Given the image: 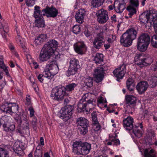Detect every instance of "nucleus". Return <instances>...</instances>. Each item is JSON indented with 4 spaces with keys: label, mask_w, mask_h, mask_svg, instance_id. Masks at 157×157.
Returning a JSON list of instances; mask_svg holds the SVG:
<instances>
[{
    "label": "nucleus",
    "mask_w": 157,
    "mask_h": 157,
    "mask_svg": "<svg viewBox=\"0 0 157 157\" xmlns=\"http://www.w3.org/2000/svg\"><path fill=\"white\" fill-rule=\"evenodd\" d=\"M58 42L55 40H51L44 46L39 55L40 61H45L50 59L54 52L55 48L58 46Z\"/></svg>",
    "instance_id": "f257e3e1"
},
{
    "label": "nucleus",
    "mask_w": 157,
    "mask_h": 157,
    "mask_svg": "<svg viewBox=\"0 0 157 157\" xmlns=\"http://www.w3.org/2000/svg\"><path fill=\"white\" fill-rule=\"evenodd\" d=\"M137 34V31L134 28L128 29L120 37L121 44L125 47H129L132 44L133 40L136 39Z\"/></svg>",
    "instance_id": "f03ea898"
},
{
    "label": "nucleus",
    "mask_w": 157,
    "mask_h": 157,
    "mask_svg": "<svg viewBox=\"0 0 157 157\" xmlns=\"http://www.w3.org/2000/svg\"><path fill=\"white\" fill-rule=\"evenodd\" d=\"M91 147V144L87 142H82L81 141H76L73 144V152L77 155H85L88 154Z\"/></svg>",
    "instance_id": "7ed1b4c3"
},
{
    "label": "nucleus",
    "mask_w": 157,
    "mask_h": 157,
    "mask_svg": "<svg viewBox=\"0 0 157 157\" xmlns=\"http://www.w3.org/2000/svg\"><path fill=\"white\" fill-rule=\"evenodd\" d=\"M88 94H84L82 99L79 101L78 105L77 110L79 112H88L94 108L95 101L93 99H88Z\"/></svg>",
    "instance_id": "20e7f679"
},
{
    "label": "nucleus",
    "mask_w": 157,
    "mask_h": 157,
    "mask_svg": "<svg viewBox=\"0 0 157 157\" xmlns=\"http://www.w3.org/2000/svg\"><path fill=\"white\" fill-rule=\"evenodd\" d=\"M49 60V64L46 65L43 73L45 74L46 78L51 79L57 73L59 69L55 59Z\"/></svg>",
    "instance_id": "39448f33"
},
{
    "label": "nucleus",
    "mask_w": 157,
    "mask_h": 157,
    "mask_svg": "<svg viewBox=\"0 0 157 157\" xmlns=\"http://www.w3.org/2000/svg\"><path fill=\"white\" fill-rule=\"evenodd\" d=\"M150 39L149 35L147 33H143L138 38L137 44L138 49L140 51H145L149 44Z\"/></svg>",
    "instance_id": "423d86ee"
},
{
    "label": "nucleus",
    "mask_w": 157,
    "mask_h": 157,
    "mask_svg": "<svg viewBox=\"0 0 157 157\" xmlns=\"http://www.w3.org/2000/svg\"><path fill=\"white\" fill-rule=\"evenodd\" d=\"M67 95L65 90L64 87H55L52 89L51 97L52 99L59 101H62L64 98V96Z\"/></svg>",
    "instance_id": "0eeeda50"
},
{
    "label": "nucleus",
    "mask_w": 157,
    "mask_h": 157,
    "mask_svg": "<svg viewBox=\"0 0 157 157\" xmlns=\"http://www.w3.org/2000/svg\"><path fill=\"white\" fill-rule=\"evenodd\" d=\"M74 106L67 105L62 108L60 111L59 117L65 122H68L72 115Z\"/></svg>",
    "instance_id": "6e6552de"
},
{
    "label": "nucleus",
    "mask_w": 157,
    "mask_h": 157,
    "mask_svg": "<svg viewBox=\"0 0 157 157\" xmlns=\"http://www.w3.org/2000/svg\"><path fill=\"white\" fill-rule=\"evenodd\" d=\"M15 120L20 129L29 130V122L26 114H22L21 115H17L15 117Z\"/></svg>",
    "instance_id": "1a4fd4ad"
},
{
    "label": "nucleus",
    "mask_w": 157,
    "mask_h": 157,
    "mask_svg": "<svg viewBox=\"0 0 157 157\" xmlns=\"http://www.w3.org/2000/svg\"><path fill=\"white\" fill-rule=\"evenodd\" d=\"M107 69V66L106 65H103L98 67L94 70V77L96 82L99 83L102 81L105 74V71Z\"/></svg>",
    "instance_id": "9d476101"
},
{
    "label": "nucleus",
    "mask_w": 157,
    "mask_h": 157,
    "mask_svg": "<svg viewBox=\"0 0 157 157\" xmlns=\"http://www.w3.org/2000/svg\"><path fill=\"white\" fill-rule=\"evenodd\" d=\"M105 42L103 33H98L97 36L94 39L93 42L94 47L96 49H99L103 46Z\"/></svg>",
    "instance_id": "9b49d317"
},
{
    "label": "nucleus",
    "mask_w": 157,
    "mask_h": 157,
    "mask_svg": "<svg viewBox=\"0 0 157 157\" xmlns=\"http://www.w3.org/2000/svg\"><path fill=\"white\" fill-rule=\"evenodd\" d=\"M73 46L75 51L78 54L82 55L87 50V47L83 41H78L75 43Z\"/></svg>",
    "instance_id": "f8f14e48"
},
{
    "label": "nucleus",
    "mask_w": 157,
    "mask_h": 157,
    "mask_svg": "<svg viewBox=\"0 0 157 157\" xmlns=\"http://www.w3.org/2000/svg\"><path fill=\"white\" fill-rule=\"evenodd\" d=\"M97 15V21L100 23H105L109 19L108 12L104 9H101L98 10Z\"/></svg>",
    "instance_id": "ddd939ff"
},
{
    "label": "nucleus",
    "mask_w": 157,
    "mask_h": 157,
    "mask_svg": "<svg viewBox=\"0 0 157 157\" xmlns=\"http://www.w3.org/2000/svg\"><path fill=\"white\" fill-rule=\"evenodd\" d=\"M42 12L46 14L47 17L55 18L57 16L58 13V10L53 6L51 7L47 6L45 8L42 10Z\"/></svg>",
    "instance_id": "4468645a"
},
{
    "label": "nucleus",
    "mask_w": 157,
    "mask_h": 157,
    "mask_svg": "<svg viewBox=\"0 0 157 157\" xmlns=\"http://www.w3.org/2000/svg\"><path fill=\"white\" fill-rule=\"evenodd\" d=\"M126 67L125 65L122 64L113 71V75L117 80L122 79L124 76L126 72Z\"/></svg>",
    "instance_id": "2eb2a0df"
},
{
    "label": "nucleus",
    "mask_w": 157,
    "mask_h": 157,
    "mask_svg": "<svg viewBox=\"0 0 157 157\" xmlns=\"http://www.w3.org/2000/svg\"><path fill=\"white\" fill-rule=\"evenodd\" d=\"M139 5L138 0H130V5L127 8V10L129 12L128 15L129 17H131L134 13H136V10L135 7H137Z\"/></svg>",
    "instance_id": "dca6fc26"
},
{
    "label": "nucleus",
    "mask_w": 157,
    "mask_h": 157,
    "mask_svg": "<svg viewBox=\"0 0 157 157\" xmlns=\"http://www.w3.org/2000/svg\"><path fill=\"white\" fill-rule=\"evenodd\" d=\"M86 14V11L85 9H80L75 15V18L76 21L80 24L82 23L84 21Z\"/></svg>",
    "instance_id": "f3484780"
},
{
    "label": "nucleus",
    "mask_w": 157,
    "mask_h": 157,
    "mask_svg": "<svg viewBox=\"0 0 157 157\" xmlns=\"http://www.w3.org/2000/svg\"><path fill=\"white\" fill-rule=\"evenodd\" d=\"M133 119L132 117L129 116L124 119L123 124L124 127L127 130L130 131L133 128Z\"/></svg>",
    "instance_id": "a211bd4d"
},
{
    "label": "nucleus",
    "mask_w": 157,
    "mask_h": 157,
    "mask_svg": "<svg viewBox=\"0 0 157 157\" xmlns=\"http://www.w3.org/2000/svg\"><path fill=\"white\" fill-rule=\"evenodd\" d=\"M125 100L126 104L130 107L134 108L136 106L137 98L131 95H127L125 96Z\"/></svg>",
    "instance_id": "6ab92c4d"
},
{
    "label": "nucleus",
    "mask_w": 157,
    "mask_h": 157,
    "mask_svg": "<svg viewBox=\"0 0 157 157\" xmlns=\"http://www.w3.org/2000/svg\"><path fill=\"white\" fill-rule=\"evenodd\" d=\"M49 38V34H41L35 38L34 42L36 45H40L44 42L47 41Z\"/></svg>",
    "instance_id": "aec40b11"
},
{
    "label": "nucleus",
    "mask_w": 157,
    "mask_h": 157,
    "mask_svg": "<svg viewBox=\"0 0 157 157\" xmlns=\"http://www.w3.org/2000/svg\"><path fill=\"white\" fill-rule=\"evenodd\" d=\"M148 87V85L147 82L145 81H142L138 83L136 88L139 94H142L146 90Z\"/></svg>",
    "instance_id": "412c9836"
},
{
    "label": "nucleus",
    "mask_w": 157,
    "mask_h": 157,
    "mask_svg": "<svg viewBox=\"0 0 157 157\" xmlns=\"http://www.w3.org/2000/svg\"><path fill=\"white\" fill-rule=\"evenodd\" d=\"M76 124L79 127L89 126V122L88 120L83 117H80L76 120Z\"/></svg>",
    "instance_id": "4be33fe9"
},
{
    "label": "nucleus",
    "mask_w": 157,
    "mask_h": 157,
    "mask_svg": "<svg viewBox=\"0 0 157 157\" xmlns=\"http://www.w3.org/2000/svg\"><path fill=\"white\" fill-rule=\"evenodd\" d=\"M148 21H154V19L157 17V11L155 9H152L146 12Z\"/></svg>",
    "instance_id": "5701e85b"
},
{
    "label": "nucleus",
    "mask_w": 157,
    "mask_h": 157,
    "mask_svg": "<svg viewBox=\"0 0 157 157\" xmlns=\"http://www.w3.org/2000/svg\"><path fill=\"white\" fill-rule=\"evenodd\" d=\"M142 63V67L144 66H147L150 65L154 60L153 57L151 56H148L143 58Z\"/></svg>",
    "instance_id": "b1692460"
},
{
    "label": "nucleus",
    "mask_w": 157,
    "mask_h": 157,
    "mask_svg": "<svg viewBox=\"0 0 157 157\" xmlns=\"http://www.w3.org/2000/svg\"><path fill=\"white\" fill-rule=\"evenodd\" d=\"M148 86L153 88L157 85V77L153 76L148 79L147 81Z\"/></svg>",
    "instance_id": "393cba45"
},
{
    "label": "nucleus",
    "mask_w": 157,
    "mask_h": 157,
    "mask_svg": "<svg viewBox=\"0 0 157 157\" xmlns=\"http://www.w3.org/2000/svg\"><path fill=\"white\" fill-rule=\"evenodd\" d=\"M69 62L70 67H75L78 69L80 67L78 60L75 58L72 57L70 59Z\"/></svg>",
    "instance_id": "a878e982"
},
{
    "label": "nucleus",
    "mask_w": 157,
    "mask_h": 157,
    "mask_svg": "<svg viewBox=\"0 0 157 157\" xmlns=\"http://www.w3.org/2000/svg\"><path fill=\"white\" fill-rule=\"evenodd\" d=\"M42 16L37 17L35 20L36 26L38 28L43 27L45 26L44 21Z\"/></svg>",
    "instance_id": "bb28decb"
},
{
    "label": "nucleus",
    "mask_w": 157,
    "mask_h": 157,
    "mask_svg": "<svg viewBox=\"0 0 157 157\" xmlns=\"http://www.w3.org/2000/svg\"><path fill=\"white\" fill-rule=\"evenodd\" d=\"M20 144L15 143L13 146V149L15 152L18 155H21V153L23 151V147L20 145Z\"/></svg>",
    "instance_id": "cd10ccee"
},
{
    "label": "nucleus",
    "mask_w": 157,
    "mask_h": 157,
    "mask_svg": "<svg viewBox=\"0 0 157 157\" xmlns=\"http://www.w3.org/2000/svg\"><path fill=\"white\" fill-rule=\"evenodd\" d=\"M10 103H5L0 107V109L3 112L10 113Z\"/></svg>",
    "instance_id": "c85d7f7f"
},
{
    "label": "nucleus",
    "mask_w": 157,
    "mask_h": 157,
    "mask_svg": "<svg viewBox=\"0 0 157 157\" xmlns=\"http://www.w3.org/2000/svg\"><path fill=\"white\" fill-rule=\"evenodd\" d=\"M2 124L3 130L6 132L13 131L15 128V125L13 124Z\"/></svg>",
    "instance_id": "c756f323"
},
{
    "label": "nucleus",
    "mask_w": 157,
    "mask_h": 157,
    "mask_svg": "<svg viewBox=\"0 0 157 157\" xmlns=\"http://www.w3.org/2000/svg\"><path fill=\"white\" fill-rule=\"evenodd\" d=\"M145 157H156V152L153 149L149 150L146 149L144 152Z\"/></svg>",
    "instance_id": "7c9ffc66"
},
{
    "label": "nucleus",
    "mask_w": 157,
    "mask_h": 157,
    "mask_svg": "<svg viewBox=\"0 0 157 157\" xmlns=\"http://www.w3.org/2000/svg\"><path fill=\"white\" fill-rule=\"evenodd\" d=\"M143 58V56L140 54H136L134 57V60L136 63L142 67V63Z\"/></svg>",
    "instance_id": "2f4dec72"
},
{
    "label": "nucleus",
    "mask_w": 157,
    "mask_h": 157,
    "mask_svg": "<svg viewBox=\"0 0 157 157\" xmlns=\"http://www.w3.org/2000/svg\"><path fill=\"white\" fill-rule=\"evenodd\" d=\"M147 14V13L146 12H144L142 13L139 16V19L140 22L144 24L147 23L149 21Z\"/></svg>",
    "instance_id": "473e14b6"
},
{
    "label": "nucleus",
    "mask_w": 157,
    "mask_h": 157,
    "mask_svg": "<svg viewBox=\"0 0 157 157\" xmlns=\"http://www.w3.org/2000/svg\"><path fill=\"white\" fill-rule=\"evenodd\" d=\"M132 129L133 133L136 136L139 138L142 136L143 135L142 130L139 129L138 126L135 125Z\"/></svg>",
    "instance_id": "72a5a7b5"
},
{
    "label": "nucleus",
    "mask_w": 157,
    "mask_h": 157,
    "mask_svg": "<svg viewBox=\"0 0 157 157\" xmlns=\"http://www.w3.org/2000/svg\"><path fill=\"white\" fill-rule=\"evenodd\" d=\"M40 7L39 6H36L35 7L34 11V17L35 18L37 17H40L41 16L45 15V13H42V12L40 10Z\"/></svg>",
    "instance_id": "f704fd0d"
},
{
    "label": "nucleus",
    "mask_w": 157,
    "mask_h": 157,
    "mask_svg": "<svg viewBox=\"0 0 157 157\" xmlns=\"http://www.w3.org/2000/svg\"><path fill=\"white\" fill-rule=\"evenodd\" d=\"M10 104V114L12 115L13 113H17L18 112L19 107L17 103H11Z\"/></svg>",
    "instance_id": "c9c22d12"
},
{
    "label": "nucleus",
    "mask_w": 157,
    "mask_h": 157,
    "mask_svg": "<svg viewBox=\"0 0 157 157\" xmlns=\"http://www.w3.org/2000/svg\"><path fill=\"white\" fill-rule=\"evenodd\" d=\"M105 0H92L91 6L93 8H97L101 6L104 2Z\"/></svg>",
    "instance_id": "e433bc0d"
},
{
    "label": "nucleus",
    "mask_w": 157,
    "mask_h": 157,
    "mask_svg": "<svg viewBox=\"0 0 157 157\" xmlns=\"http://www.w3.org/2000/svg\"><path fill=\"white\" fill-rule=\"evenodd\" d=\"M103 55L101 53H97L94 59V61L96 64H100L103 61Z\"/></svg>",
    "instance_id": "4c0bfd02"
},
{
    "label": "nucleus",
    "mask_w": 157,
    "mask_h": 157,
    "mask_svg": "<svg viewBox=\"0 0 157 157\" xmlns=\"http://www.w3.org/2000/svg\"><path fill=\"white\" fill-rule=\"evenodd\" d=\"M78 69L69 66L66 72V75L69 77L71 75H73L76 74L78 71Z\"/></svg>",
    "instance_id": "58836bf2"
},
{
    "label": "nucleus",
    "mask_w": 157,
    "mask_h": 157,
    "mask_svg": "<svg viewBox=\"0 0 157 157\" xmlns=\"http://www.w3.org/2000/svg\"><path fill=\"white\" fill-rule=\"evenodd\" d=\"M11 119L10 117L5 115L2 117L0 119V121L1 124H10Z\"/></svg>",
    "instance_id": "ea45409f"
},
{
    "label": "nucleus",
    "mask_w": 157,
    "mask_h": 157,
    "mask_svg": "<svg viewBox=\"0 0 157 157\" xmlns=\"http://www.w3.org/2000/svg\"><path fill=\"white\" fill-rule=\"evenodd\" d=\"M78 84L75 83H69L64 87L65 90L67 91H72L74 90V89L77 86Z\"/></svg>",
    "instance_id": "a19ab883"
},
{
    "label": "nucleus",
    "mask_w": 157,
    "mask_h": 157,
    "mask_svg": "<svg viewBox=\"0 0 157 157\" xmlns=\"http://www.w3.org/2000/svg\"><path fill=\"white\" fill-rule=\"evenodd\" d=\"M118 6L117 9H115V10L118 13L121 12L125 8V3H117Z\"/></svg>",
    "instance_id": "79ce46f5"
},
{
    "label": "nucleus",
    "mask_w": 157,
    "mask_h": 157,
    "mask_svg": "<svg viewBox=\"0 0 157 157\" xmlns=\"http://www.w3.org/2000/svg\"><path fill=\"white\" fill-rule=\"evenodd\" d=\"M151 42L153 47L157 48V34L153 35L151 37Z\"/></svg>",
    "instance_id": "37998d69"
},
{
    "label": "nucleus",
    "mask_w": 157,
    "mask_h": 157,
    "mask_svg": "<svg viewBox=\"0 0 157 157\" xmlns=\"http://www.w3.org/2000/svg\"><path fill=\"white\" fill-rule=\"evenodd\" d=\"M84 84L85 86L88 87H91L93 86V80L92 78L91 77L85 79L84 80Z\"/></svg>",
    "instance_id": "c03bdc74"
},
{
    "label": "nucleus",
    "mask_w": 157,
    "mask_h": 157,
    "mask_svg": "<svg viewBox=\"0 0 157 157\" xmlns=\"http://www.w3.org/2000/svg\"><path fill=\"white\" fill-rule=\"evenodd\" d=\"M89 126L86 127H79L78 129L79 130L80 133L83 135H85L88 132V128Z\"/></svg>",
    "instance_id": "a18cd8bd"
},
{
    "label": "nucleus",
    "mask_w": 157,
    "mask_h": 157,
    "mask_svg": "<svg viewBox=\"0 0 157 157\" xmlns=\"http://www.w3.org/2000/svg\"><path fill=\"white\" fill-rule=\"evenodd\" d=\"M7 151L2 148H0V157H8Z\"/></svg>",
    "instance_id": "49530a36"
},
{
    "label": "nucleus",
    "mask_w": 157,
    "mask_h": 157,
    "mask_svg": "<svg viewBox=\"0 0 157 157\" xmlns=\"http://www.w3.org/2000/svg\"><path fill=\"white\" fill-rule=\"evenodd\" d=\"M16 39L17 43L21 44L22 48L25 51V47L22 41V38L20 35H18L16 37Z\"/></svg>",
    "instance_id": "de8ad7c7"
},
{
    "label": "nucleus",
    "mask_w": 157,
    "mask_h": 157,
    "mask_svg": "<svg viewBox=\"0 0 157 157\" xmlns=\"http://www.w3.org/2000/svg\"><path fill=\"white\" fill-rule=\"evenodd\" d=\"M31 124L33 126V129L35 130L36 129L37 124V119L36 117H33L31 122Z\"/></svg>",
    "instance_id": "09e8293b"
},
{
    "label": "nucleus",
    "mask_w": 157,
    "mask_h": 157,
    "mask_svg": "<svg viewBox=\"0 0 157 157\" xmlns=\"http://www.w3.org/2000/svg\"><path fill=\"white\" fill-rule=\"evenodd\" d=\"M93 124H97L98 123L97 118V113L95 111L91 113Z\"/></svg>",
    "instance_id": "8fccbe9b"
},
{
    "label": "nucleus",
    "mask_w": 157,
    "mask_h": 157,
    "mask_svg": "<svg viewBox=\"0 0 157 157\" xmlns=\"http://www.w3.org/2000/svg\"><path fill=\"white\" fill-rule=\"evenodd\" d=\"M80 27L78 25H75L73 26L72 31L73 33L75 34H77L80 31Z\"/></svg>",
    "instance_id": "3c124183"
},
{
    "label": "nucleus",
    "mask_w": 157,
    "mask_h": 157,
    "mask_svg": "<svg viewBox=\"0 0 157 157\" xmlns=\"http://www.w3.org/2000/svg\"><path fill=\"white\" fill-rule=\"evenodd\" d=\"M0 68L3 70V71L5 72L7 76L9 75V73L7 68L6 67L4 62H2V63H0Z\"/></svg>",
    "instance_id": "603ef678"
},
{
    "label": "nucleus",
    "mask_w": 157,
    "mask_h": 157,
    "mask_svg": "<svg viewBox=\"0 0 157 157\" xmlns=\"http://www.w3.org/2000/svg\"><path fill=\"white\" fill-rule=\"evenodd\" d=\"M42 151L41 149H37V148H36L34 152V156H42Z\"/></svg>",
    "instance_id": "864d4df0"
},
{
    "label": "nucleus",
    "mask_w": 157,
    "mask_h": 157,
    "mask_svg": "<svg viewBox=\"0 0 157 157\" xmlns=\"http://www.w3.org/2000/svg\"><path fill=\"white\" fill-rule=\"evenodd\" d=\"M135 84L133 82V80L132 78L128 79L126 82L127 87H130L131 85H134Z\"/></svg>",
    "instance_id": "5fc2aeb1"
},
{
    "label": "nucleus",
    "mask_w": 157,
    "mask_h": 157,
    "mask_svg": "<svg viewBox=\"0 0 157 157\" xmlns=\"http://www.w3.org/2000/svg\"><path fill=\"white\" fill-rule=\"evenodd\" d=\"M35 0H26V5L28 6H32L35 4Z\"/></svg>",
    "instance_id": "6e6d98bb"
},
{
    "label": "nucleus",
    "mask_w": 157,
    "mask_h": 157,
    "mask_svg": "<svg viewBox=\"0 0 157 157\" xmlns=\"http://www.w3.org/2000/svg\"><path fill=\"white\" fill-rule=\"evenodd\" d=\"M29 110L30 112L29 116L31 117H35L34 116L35 111L32 107H30L28 109Z\"/></svg>",
    "instance_id": "4d7b16f0"
},
{
    "label": "nucleus",
    "mask_w": 157,
    "mask_h": 157,
    "mask_svg": "<svg viewBox=\"0 0 157 157\" xmlns=\"http://www.w3.org/2000/svg\"><path fill=\"white\" fill-rule=\"evenodd\" d=\"M45 75V74L43 73V75L40 74L38 76L37 78L40 82L41 83L43 82L44 80L43 77H46Z\"/></svg>",
    "instance_id": "13d9d810"
},
{
    "label": "nucleus",
    "mask_w": 157,
    "mask_h": 157,
    "mask_svg": "<svg viewBox=\"0 0 157 157\" xmlns=\"http://www.w3.org/2000/svg\"><path fill=\"white\" fill-rule=\"evenodd\" d=\"M94 127V130L95 131H98L101 128V126L100 125L98 122L97 124H93Z\"/></svg>",
    "instance_id": "bf43d9fd"
},
{
    "label": "nucleus",
    "mask_w": 157,
    "mask_h": 157,
    "mask_svg": "<svg viewBox=\"0 0 157 157\" xmlns=\"http://www.w3.org/2000/svg\"><path fill=\"white\" fill-rule=\"evenodd\" d=\"M151 69L154 71H157V62L155 64H152L151 67Z\"/></svg>",
    "instance_id": "052dcab7"
},
{
    "label": "nucleus",
    "mask_w": 157,
    "mask_h": 157,
    "mask_svg": "<svg viewBox=\"0 0 157 157\" xmlns=\"http://www.w3.org/2000/svg\"><path fill=\"white\" fill-rule=\"evenodd\" d=\"M111 141L113 142V145H117L120 144V141L118 139H114L112 140Z\"/></svg>",
    "instance_id": "680f3d73"
},
{
    "label": "nucleus",
    "mask_w": 157,
    "mask_h": 157,
    "mask_svg": "<svg viewBox=\"0 0 157 157\" xmlns=\"http://www.w3.org/2000/svg\"><path fill=\"white\" fill-rule=\"evenodd\" d=\"M6 82H0V90L1 91L2 90L5 86L6 85Z\"/></svg>",
    "instance_id": "e2e57ef3"
},
{
    "label": "nucleus",
    "mask_w": 157,
    "mask_h": 157,
    "mask_svg": "<svg viewBox=\"0 0 157 157\" xmlns=\"http://www.w3.org/2000/svg\"><path fill=\"white\" fill-rule=\"evenodd\" d=\"M135 88V84L134 85H131L130 87H128L127 89L130 91H133Z\"/></svg>",
    "instance_id": "0e129e2a"
},
{
    "label": "nucleus",
    "mask_w": 157,
    "mask_h": 157,
    "mask_svg": "<svg viewBox=\"0 0 157 157\" xmlns=\"http://www.w3.org/2000/svg\"><path fill=\"white\" fill-rule=\"evenodd\" d=\"M84 34L87 37H89L91 35L90 32L88 30H85L84 32Z\"/></svg>",
    "instance_id": "69168bd1"
},
{
    "label": "nucleus",
    "mask_w": 157,
    "mask_h": 157,
    "mask_svg": "<svg viewBox=\"0 0 157 157\" xmlns=\"http://www.w3.org/2000/svg\"><path fill=\"white\" fill-rule=\"evenodd\" d=\"M4 32H5L6 33H7L9 32V29L8 28V26L7 25H4V28L3 29V30Z\"/></svg>",
    "instance_id": "338daca9"
},
{
    "label": "nucleus",
    "mask_w": 157,
    "mask_h": 157,
    "mask_svg": "<svg viewBox=\"0 0 157 157\" xmlns=\"http://www.w3.org/2000/svg\"><path fill=\"white\" fill-rule=\"evenodd\" d=\"M98 102L100 103H103L104 102H106V100L104 101L102 97H101L100 99L98 100Z\"/></svg>",
    "instance_id": "774afa93"
}]
</instances>
